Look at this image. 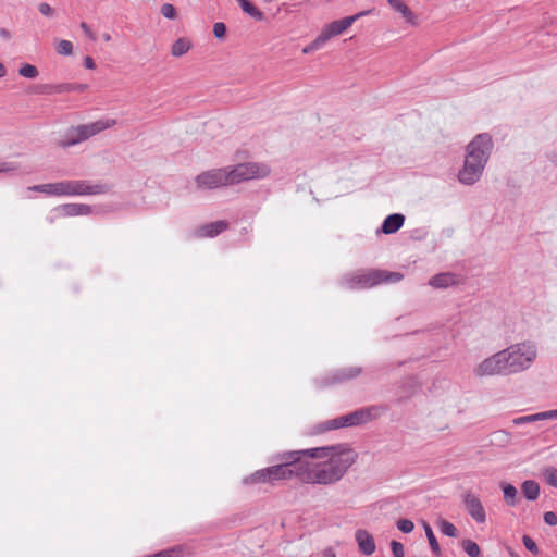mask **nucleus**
Listing matches in <instances>:
<instances>
[{"instance_id":"cd10ccee","label":"nucleus","mask_w":557,"mask_h":557,"mask_svg":"<svg viewBox=\"0 0 557 557\" xmlns=\"http://www.w3.org/2000/svg\"><path fill=\"white\" fill-rule=\"evenodd\" d=\"M423 528H424L425 535L428 537V541H429V544H430V547H431L433 554L435 556L440 557L442 554V550H441L440 544L434 535V532H433L431 525L429 523L424 522Z\"/></svg>"},{"instance_id":"4c0bfd02","label":"nucleus","mask_w":557,"mask_h":557,"mask_svg":"<svg viewBox=\"0 0 557 557\" xmlns=\"http://www.w3.org/2000/svg\"><path fill=\"white\" fill-rule=\"evenodd\" d=\"M397 528L399 531H401L403 533H410L413 531L414 529V524L411 520L409 519H399L397 521Z\"/></svg>"},{"instance_id":"f8f14e48","label":"nucleus","mask_w":557,"mask_h":557,"mask_svg":"<svg viewBox=\"0 0 557 557\" xmlns=\"http://www.w3.org/2000/svg\"><path fill=\"white\" fill-rule=\"evenodd\" d=\"M463 504L468 513L476 523H485L486 513L480 498L471 492L463 494Z\"/></svg>"},{"instance_id":"dca6fc26","label":"nucleus","mask_w":557,"mask_h":557,"mask_svg":"<svg viewBox=\"0 0 557 557\" xmlns=\"http://www.w3.org/2000/svg\"><path fill=\"white\" fill-rule=\"evenodd\" d=\"M356 542L358 544V547L360 552L366 555L370 556L375 552V542L373 536L366 530L359 529L356 531L355 534Z\"/></svg>"},{"instance_id":"7c9ffc66","label":"nucleus","mask_w":557,"mask_h":557,"mask_svg":"<svg viewBox=\"0 0 557 557\" xmlns=\"http://www.w3.org/2000/svg\"><path fill=\"white\" fill-rule=\"evenodd\" d=\"M18 74L25 78H36L38 76V70L35 65L25 63L18 69Z\"/></svg>"},{"instance_id":"c03bdc74","label":"nucleus","mask_w":557,"mask_h":557,"mask_svg":"<svg viewBox=\"0 0 557 557\" xmlns=\"http://www.w3.org/2000/svg\"><path fill=\"white\" fill-rule=\"evenodd\" d=\"M543 519H544V522L548 525L557 524V515L553 511L545 512Z\"/></svg>"},{"instance_id":"4be33fe9","label":"nucleus","mask_w":557,"mask_h":557,"mask_svg":"<svg viewBox=\"0 0 557 557\" xmlns=\"http://www.w3.org/2000/svg\"><path fill=\"white\" fill-rule=\"evenodd\" d=\"M115 124H116L115 120L107 119V120H98L96 122H92L89 124H84V125L86 128H88V133L92 137V136L99 134L100 132L114 126Z\"/></svg>"},{"instance_id":"c85d7f7f","label":"nucleus","mask_w":557,"mask_h":557,"mask_svg":"<svg viewBox=\"0 0 557 557\" xmlns=\"http://www.w3.org/2000/svg\"><path fill=\"white\" fill-rule=\"evenodd\" d=\"M440 531L449 537H456L458 534L457 528L449 521L440 519L436 523Z\"/></svg>"},{"instance_id":"39448f33","label":"nucleus","mask_w":557,"mask_h":557,"mask_svg":"<svg viewBox=\"0 0 557 557\" xmlns=\"http://www.w3.org/2000/svg\"><path fill=\"white\" fill-rule=\"evenodd\" d=\"M383 410L384 409L379 406L360 408L347 414L325 421L319 425L318 432L323 433L331 430L361 425L380 417Z\"/></svg>"},{"instance_id":"b1692460","label":"nucleus","mask_w":557,"mask_h":557,"mask_svg":"<svg viewBox=\"0 0 557 557\" xmlns=\"http://www.w3.org/2000/svg\"><path fill=\"white\" fill-rule=\"evenodd\" d=\"M242 10L256 21H263L264 14L257 9L249 0H236Z\"/></svg>"},{"instance_id":"7ed1b4c3","label":"nucleus","mask_w":557,"mask_h":557,"mask_svg":"<svg viewBox=\"0 0 557 557\" xmlns=\"http://www.w3.org/2000/svg\"><path fill=\"white\" fill-rule=\"evenodd\" d=\"M327 448L321 458H327L323 462H314L313 484L330 485L338 482L356 462L357 454L347 445L338 444L323 446Z\"/></svg>"},{"instance_id":"2f4dec72","label":"nucleus","mask_w":557,"mask_h":557,"mask_svg":"<svg viewBox=\"0 0 557 557\" xmlns=\"http://www.w3.org/2000/svg\"><path fill=\"white\" fill-rule=\"evenodd\" d=\"M543 475L547 484L557 487V468L547 467L543 470Z\"/></svg>"},{"instance_id":"aec40b11","label":"nucleus","mask_w":557,"mask_h":557,"mask_svg":"<svg viewBox=\"0 0 557 557\" xmlns=\"http://www.w3.org/2000/svg\"><path fill=\"white\" fill-rule=\"evenodd\" d=\"M404 223L405 216L401 213H392L384 219L381 225V232L384 234H394L403 227Z\"/></svg>"},{"instance_id":"393cba45","label":"nucleus","mask_w":557,"mask_h":557,"mask_svg":"<svg viewBox=\"0 0 557 557\" xmlns=\"http://www.w3.org/2000/svg\"><path fill=\"white\" fill-rule=\"evenodd\" d=\"M191 48V42L187 38H178L172 45L171 53L174 57H182L186 54Z\"/></svg>"},{"instance_id":"864d4df0","label":"nucleus","mask_w":557,"mask_h":557,"mask_svg":"<svg viewBox=\"0 0 557 557\" xmlns=\"http://www.w3.org/2000/svg\"><path fill=\"white\" fill-rule=\"evenodd\" d=\"M264 2L269 3V2H272L273 0H263Z\"/></svg>"},{"instance_id":"4468645a","label":"nucleus","mask_w":557,"mask_h":557,"mask_svg":"<svg viewBox=\"0 0 557 557\" xmlns=\"http://www.w3.org/2000/svg\"><path fill=\"white\" fill-rule=\"evenodd\" d=\"M90 137L91 136L88 133V128H86L85 125L82 124V125H78L75 127H71L66 132V134H65L64 138L61 140L60 145L63 148H69V147L75 146Z\"/></svg>"},{"instance_id":"79ce46f5","label":"nucleus","mask_w":557,"mask_h":557,"mask_svg":"<svg viewBox=\"0 0 557 557\" xmlns=\"http://www.w3.org/2000/svg\"><path fill=\"white\" fill-rule=\"evenodd\" d=\"M18 169L17 164L14 162H0V173H7L16 171Z\"/></svg>"},{"instance_id":"f03ea898","label":"nucleus","mask_w":557,"mask_h":557,"mask_svg":"<svg viewBox=\"0 0 557 557\" xmlns=\"http://www.w3.org/2000/svg\"><path fill=\"white\" fill-rule=\"evenodd\" d=\"M270 172L271 169L265 163L246 162L202 172L196 176L195 182L199 189H215L249 180L264 178Z\"/></svg>"},{"instance_id":"9d476101","label":"nucleus","mask_w":557,"mask_h":557,"mask_svg":"<svg viewBox=\"0 0 557 557\" xmlns=\"http://www.w3.org/2000/svg\"><path fill=\"white\" fill-rule=\"evenodd\" d=\"M485 165L465 157L462 168L458 172V181L467 186L474 185L481 178Z\"/></svg>"},{"instance_id":"473e14b6","label":"nucleus","mask_w":557,"mask_h":557,"mask_svg":"<svg viewBox=\"0 0 557 557\" xmlns=\"http://www.w3.org/2000/svg\"><path fill=\"white\" fill-rule=\"evenodd\" d=\"M60 182L42 184V194L61 197Z\"/></svg>"},{"instance_id":"f257e3e1","label":"nucleus","mask_w":557,"mask_h":557,"mask_svg":"<svg viewBox=\"0 0 557 557\" xmlns=\"http://www.w3.org/2000/svg\"><path fill=\"white\" fill-rule=\"evenodd\" d=\"M537 356L535 344L523 342L484 359L474 368L476 376L509 375L529 369Z\"/></svg>"},{"instance_id":"58836bf2","label":"nucleus","mask_w":557,"mask_h":557,"mask_svg":"<svg viewBox=\"0 0 557 557\" xmlns=\"http://www.w3.org/2000/svg\"><path fill=\"white\" fill-rule=\"evenodd\" d=\"M522 543L530 553L534 555L539 554V547L536 543L529 535H523Z\"/></svg>"},{"instance_id":"0eeeda50","label":"nucleus","mask_w":557,"mask_h":557,"mask_svg":"<svg viewBox=\"0 0 557 557\" xmlns=\"http://www.w3.org/2000/svg\"><path fill=\"white\" fill-rule=\"evenodd\" d=\"M277 460L281 461L280 465L268 467L261 470H257L255 473H252L249 476H246L243 479V483L245 485L253 484V483H261V482H269L274 483L276 481L286 480L289 479L288 475V465H286L285 460V454H281L276 457Z\"/></svg>"},{"instance_id":"a211bd4d","label":"nucleus","mask_w":557,"mask_h":557,"mask_svg":"<svg viewBox=\"0 0 557 557\" xmlns=\"http://www.w3.org/2000/svg\"><path fill=\"white\" fill-rule=\"evenodd\" d=\"M557 419V409L542 411L533 414L521 416L512 420L513 425H523L537 421Z\"/></svg>"},{"instance_id":"9b49d317","label":"nucleus","mask_w":557,"mask_h":557,"mask_svg":"<svg viewBox=\"0 0 557 557\" xmlns=\"http://www.w3.org/2000/svg\"><path fill=\"white\" fill-rule=\"evenodd\" d=\"M371 11H362L355 15L344 17L342 20H337L327 24L322 32L320 33L325 41L330 40L332 37L343 34L348 27H350L358 18L369 14Z\"/></svg>"},{"instance_id":"72a5a7b5","label":"nucleus","mask_w":557,"mask_h":557,"mask_svg":"<svg viewBox=\"0 0 557 557\" xmlns=\"http://www.w3.org/2000/svg\"><path fill=\"white\" fill-rule=\"evenodd\" d=\"M325 39L322 37L321 34L317 36V38L307 47L304 48V53H310L312 51L321 49L325 45Z\"/></svg>"},{"instance_id":"5fc2aeb1","label":"nucleus","mask_w":557,"mask_h":557,"mask_svg":"<svg viewBox=\"0 0 557 557\" xmlns=\"http://www.w3.org/2000/svg\"><path fill=\"white\" fill-rule=\"evenodd\" d=\"M511 557H519V556L511 553Z\"/></svg>"},{"instance_id":"20e7f679","label":"nucleus","mask_w":557,"mask_h":557,"mask_svg":"<svg viewBox=\"0 0 557 557\" xmlns=\"http://www.w3.org/2000/svg\"><path fill=\"white\" fill-rule=\"evenodd\" d=\"M326 448H308L300 450L285 451L286 465H288V475L297 478L306 484H313L314 479V462L309 461V458L319 459L324 454Z\"/></svg>"},{"instance_id":"a18cd8bd","label":"nucleus","mask_w":557,"mask_h":557,"mask_svg":"<svg viewBox=\"0 0 557 557\" xmlns=\"http://www.w3.org/2000/svg\"><path fill=\"white\" fill-rule=\"evenodd\" d=\"M39 12L45 16H51L53 14V9L50 4L42 2L38 5Z\"/></svg>"},{"instance_id":"e433bc0d","label":"nucleus","mask_w":557,"mask_h":557,"mask_svg":"<svg viewBox=\"0 0 557 557\" xmlns=\"http://www.w3.org/2000/svg\"><path fill=\"white\" fill-rule=\"evenodd\" d=\"M161 14L168 18V20H175L177 14H176V9L173 4L171 3H164L162 4L161 7Z\"/></svg>"},{"instance_id":"37998d69","label":"nucleus","mask_w":557,"mask_h":557,"mask_svg":"<svg viewBox=\"0 0 557 557\" xmlns=\"http://www.w3.org/2000/svg\"><path fill=\"white\" fill-rule=\"evenodd\" d=\"M81 28L82 30L85 33V35L92 41H96L97 40V36L96 34L91 30V28L89 27V25L85 22H82L81 23Z\"/></svg>"},{"instance_id":"bb28decb","label":"nucleus","mask_w":557,"mask_h":557,"mask_svg":"<svg viewBox=\"0 0 557 557\" xmlns=\"http://www.w3.org/2000/svg\"><path fill=\"white\" fill-rule=\"evenodd\" d=\"M36 92L41 95L64 94V83L38 85Z\"/></svg>"},{"instance_id":"423d86ee","label":"nucleus","mask_w":557,"mask_h":557,"mask_svg":"<svg viewBox=\"0 0 557 557\" xmlns=\"http://www.w3.org/2000/svg\"><path fill=\"white\" fill-rule=\"evenodd\" d=\"M404 278V274L400 272H393L386 270H372L367 273H359L356 275H346L342 280V285L355 289V288H369L382 283H397Z\"/></svg>"},{"instance_id":"3c124183","label":"nucleus","mask_w":557,"mask_h":557,"mask_svg":"<svg viewBox=\"0 0 557 557\" xmlns=\"http://www.w3.org/2000/svg\"><path fill=\"white\" fill-rule=\"evenodd\" d=\"M102 38H103V40H104V41H110V40H111V35H110V34H108V33H104V34L102 35Z\"/></svg>"},{"instance_id":"2eb2a0df","label":"nucleus","mask_w":557,"mask_h":557,"mask_svg":"<svg viewBox=\"0 0 557 557\" xmlns=\"http://www.w3.org/2000/svg\"><path fill=\"white\" fill-rule=\"evenodd\" d=\"M53 211L62 216H78L90 214L92 209L89 205L84 203H64L54 208Z\"/></svg>"},{"instance_id":"de8ad7c7","label":"nucleus","mask_w":557,"mask_h":557,"mask_svg":"<svg viewBox=\"0 0 557 557\" xmlns=\"http://www.w3.org/2000/svg\"><path fill=\"white\" fill-rule=\"evenodd\" d=\"M323 557H336V554L333 549L329 548L323 552Z\"/></svg>"},{"instance_id":"a19ab883","label":"nucleus","mask_w":557,"mask_h":557,"mask_svg":"<svg viewBox=\"0 0 557 557\" xmlns=\"http://www.w3.org/2000/svg\"><path fill=\"white\" fill-rule=\"evenodd\" d=\"M225 33H226V26L224 23L222 22H216L214 23L213 25V34L216 38H223L225 36Z\"/></svg>"},{"instance_id":"a878e982","label":"nucleus","mask_w":557,"mask_h":557,"mask_svg":"<svg viewBox=\"0 0 557 557\" xmlns=\"http://www.w3.org/2000/svg\"><path fill=\"white\" fill-rule=\"evenodd\" d=\"M500 487L504 493V500L509 506H515L517 504V488L510 483H502Z\"/></svg>"},{"instance_id":"1a4fd4ad","label":"nucleus","mask_w":557,"mask_h":557,"mask_svg":"<svg viewBox=\"0 0 557 557\" xmlns=\"http://www.w3.org/2000/svg\"><path fill=\"white\" fill-rule=\"evenodd\" d=\"M494 144L488 133L478 134L466 147V157L486 166Z\"/></svg>"},{"instance_id":"6ab92c4d","label":"nucleus","mask_w":557,"mask_h":557,"mask_svg":"<svg viewBox=\"0 0 557 557\" xmlns=\"http://www.w3.org/2000/svg\"><path fill=\"white\" fill-rule=\"evenodd\" d=\"M228 224L225 221H214L200 226L197 230L199 237H215L227 228Z\"/></svg>"},{"instance_id":"c9c22d12","label":"nucleus","mask_w":557,"mask_h":557,"mask_svg":"<svg viewBox=\"0 0 557 557\" xmlns=\"http://www.w3.org/2000/svg\"><path fill=\"white\" fill-rule=\"evenodd\" d=\"M88 89L87 84H78V83H64V94L66 92H84Z\"/></svg>"},{"instance_id":"6e6552de","label":"nucleus","mask_w":557,"mask_h":557,"mask_svg":"<svg viewBox=\"0 0 557 557\" xmlns=\"http://www.w3.org/2000/svg\"><path fill=\"white\" fill-rule=\"evenodd\" d=\"M60 188L61 197L101 195L109 190L107 185L87 180L61 181Z\"/></svg>"},{"instance_id":"c756f323","label":"nucleus","mask_w":557,"mask_h":557,"mask_svg":"<svg viewBox=\"0 0 557 557\" xmlns=\"http://www.w3.org/2000/svg\"><path fill=\"white\" fill-rule=\"evenodd\" d=\"M461 547L470 557H482L480 546L472 540H463Z\"/></svg>"},{"instance_id":"f704fd0d","label":"nucleus","mask_w":557,"mask_h":557,"mask_svg":"<svg viewBox=\"0 0 557 557\" xmlns=\"http://www.w3.org/2000/svg\"><path fill=\"white\" fill-rule=\"evenodd\" d=\"M57 52L61 55H70L73 52V44L69 40L62 39L58 42Z\"/></svg>"},{"instance_id":"412c9836","label":"nucleus","mask_w":557,"mask_h":557,"mask_svg":"<svg viewBox=\"0 0 557 557\" xmlns=\"http://www.w3.org/2000/svg\"><path fill=\"white\" fill-rule=\"evenodd\" d=\"M387 3L393 8L396 12L400 13L404 18L410 24H414V15L412 11L408 8V5L401 0H387Z\"/></svg>"},{"instance_id":"ddd939ff","label":"nucleus","mask_w":557,"mask_h":557,"mask_svg":"<svg viewBox=\"0 0 557 557\" xmlns=\"http://www.w3.org/2000/svg\"><path fill=\"white\" fill-rule=\"evenodd\" d=\"M362 369L360 367H347L335 370L330 376L324 379L322 385L338 384L352 380L360 375Z\"/></svg>"},{"instance_id":"09e8293b","label":"nucleus","mask_w":557,"mask_h":557,"mask_svg":"<svg viewBox=\"0 0 557 557\" xmlns=\"http://www.w3.org/2000/svg\"><path fill=\"white\" fill-rule=\"evenodd\" d=\"M28 190L42 193V184L28 187Z\"/></svg>"},{"instance_id":"f3484780","label":"nucleus","mask_w":557,"mask_h":557,"mask_svg":"<svg viewBox=\"0 0 557 557\" xmlns=\"http://www.w3.org/2000/svg\"><path fill=\"white\" fill-rule=\"evenodd\" d=\"M456 284H458L457 275L451 272L435 274L429 281V285L435 289L448 288Z\"/></svg>"},{"instance_id":"ea45409f","label":"nucleus","mask_w":557,"mask_h":557,"mask_svg":"<svg viewBox=\"0 0 557 557\" xmlns=\"http://www.w3.org/2000/svg\"><path fill=\"white\" fill-rule=\"evenodd\" d=\"M391 548L394 557H405L404 545L400 542L392 541Z\"/></svg>"},{"instance_id":"603ef678","label":"nucleus","mask_w":557,"mask_h":557,"mask_svg":"<svg viewBox=\"0 0 557 557\" xmlns=\"http://www.w3.org/2000/svg\"><path fill=\"white\" fill-rule=\"evenodd\" d=\"M1 35L5 38H8L10 35H9V32L7 29H1Z\"/></svg>"},{"instance_id":"49530a36","label":"nucleus","mask_w":557,"mask_h":557,"mask_svg":"<svg viewBox=\"0 0 557 557\" xmlns=\"http://www.w3.org/2000/svg\"><path fill=\"white\" fill-rule=\"evenodd\" d=\"M84 64L87 69H90V70L96 67L95 61L91 57H86L84 60Z\"/></svg>"},{"instance_id":"8fccbe9b","label":"nucleus","mask_w":557,"mask_h":557,"mask_svg":"<svg viewBox=\"0 0 557 557\" xmlns=\"http://www.w3.org/2000/svg\"><path fill=\"white\" fill-rule=\"evenodd\" d=\"M5 75V67L2 63H0V78Z\"/></svg>"},{"instance_id":"5701e85b","label":"nucleus","mask_w":557,"mask_h":557,"mask_svg":"<svg viewBox=\"0 0 557 557\" xmlns=\"http://www.w3.org/2000/svg\"><path fill=\"white\" fill-rule=\"evenodd\" d=\"M521 490L528 500H535L540 495V485L533 480L524 481Z\"/></svg>"}]
</instances>
